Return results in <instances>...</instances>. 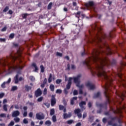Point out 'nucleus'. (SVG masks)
<instances>
[{
  "mask_svg": "<svg viewBox=\"0 0 126 126\" xmlns=\"http://www.w3.org/2000/svg\"><path fill=\"white\" fill-rule=\"evenodd\" d=\"M32 66L34 67V71H35V72H37V71H38L39 69L38 68V67L37 66V65L36 64V63H33L32 64Z\"/></svg>",
  "mask_w": 126,
  "mask_h": 126,
  "instance_id": "obj_21",
  "label": "nucleus"
},
{
  "mask_svg": "<svg viewBox=\"0 0 126 126\" xmlns=\"http://www.w3.org/2000/svg\"><path fill=\"white\" fill-rule=\"evenodd\" d=\"M118 76L121 79L122 81L121 84L123 87L125 89L124 92H120L119 93L116 92V95H117L118 98L120 99V101L122 102V101H124L125 97H126V80L123 79V73H119L118 74Z\"/></svg>",
  "mask_w": 126,
  "mask_h": 126,
  "instance_id": "obj_3",
  "label": "nucleus"
},
{
  "mask_svg": "<svg viewBox=\"0 0 126 126\" xmlns=\"http://www.w3.org/2000/svg\"><path fill=\"white\" fill-rule=\"evenodd\" d=\"M94 1H89L85 4V6L86 7H92V6H94Z\"/></svg>",
  "mask_w": 126,
  "mask_h": 126,
  "instance_id": "obj_9",
  "label": "nucleus"
},
{
  "mask_svg": "<svg viewBox=\"0 0 126 126\" xmlns=\"http://www.w3.org/2000/svg\"><path fill=\"white\" fill-rule=\"evenodd\" d=\"M74 112L75 115H77V117L79 119H81V118H82V114L81 113V110H80V109L78 108L75 109Z\"/></svg>",
  "mask_w": 126,
  "mask_h": 126,
  "instance_id": "obj_5",
  "label": "nucleus"
},
{
  "mask_svg": "<svg viewBox=\"0 0 126 126\" xmlns=\"http://www.w3.org/2000/svg\"><path fill=\"white\" fill-rule=\"evenodd\" d=\"M62 92H63V91L62 90H61V89H57L56 90V93L57 94H62Z\"/></svg>",
  "mask_w": 126,
  "mask_h": 126,
  "instance_id": "obj_32",
  "label": "nucleus"
},
{
  "mask_svg": "<svg viewBox=\"0 0 126 126\" xmlns=\"http://www.w3.org/2000/svg\"><path fill=\"white\" fill-rule=\"evenodd\" d=\"M23 117H27V111H24L23 113Z\"/></svg>",
  "mask_w": 126,
  "mask_h": 126,
  "instance_id": "obj_60",
  "label": "nucleus"
},
{
  "mask_svg": "<svg viewBox=\"0 0 126 126\" xmlns=\"http://www.w3.org/2000/svg\"><path fill=\"white\" fill-rule=\"evenodd\" d=\"M45 125H46V126L48 125L49 126H51V125H52V122L50 120H47L45 122Z\"/></svg>",
  "mask_w": 126,
  "mask_h": 126,
  "instance_id": "obj_27",
  "label": "nucleus"
},
{
  "mask_svg": "<svg viewBox=\"0 0 126 126\" xmlns=\"http://www.w3.org/2000/svg\"><path fill=\"white\" fill-rule=\"evenodd\" d=\"M80 77H81V75H78L76 77H74V82L77 85V84H80Z\"/></svg>",
  "mask_w": 126,
  "mask_h": 126,
  "instance_id": "obj_7",
  "label": "nucleus"
},
{
  "mask_svg": "<svg viewBox=\"0 0 126 126\" xmlns=\"http://www.w3.org/2000/svg\"><path fill=\"white\" fill-rule=\"evenodd\" d=\"M4 96V93H0V99H1V98H3Z\"/></svg>",
  "mask_w": 126,
  "mask_h": 126,
  "instance_id": "obj_51",
  "label": "nucleus"
},
{
  "mask_svg": "<svg viewBox=\"0 0 126 126\" xmlns=\"http://www.w3.org/2000/svg\"><path fill=\"white\" fill-rule=\"evenodd\" d=\"M57 104V99H56V94H53L51 96V105L54 107Z\"/></svg>",
  "mask_w": 126,
  "mask_h": 126,
  "instance_id": "obj_4",
  "label": "nucleus"
},
{
  "mask_svg": "<svg viewBox=\"0 0 126 126\" xmlns=\"http://www.w3.org/2000/svg\"><path fill=\"white\" fill-rule=\"evenodd\" d=\"M43 98L44 97L43 96H40L37 99V102H42V101H43Z\"/></svg>",
  "mask_w": 126,
  "mask_h": 126,
  "instance_id": "obj_43",
  "label": "nucleus"
},
{
  "mask_svg": "<svg viewBox=\"0 0 126 126\" xmlns=\"http://www.w3.org/2000/svg\"><path fill=\"white\" fill-rule=\"evenodd\" d=\"M3 109L5 112H7V105L4 104L3 106Z\"/></svg>",
  "mask_w": 126,
  "mask_h": 126,
  "instance_id": "obj_33",
  "label": "nucleus"
},
{
  "mask_svg": "<svg viewBox=\"0 0 126 126\" xmlns=\"http://www.w3.org/2000/svg\"><path fill=\"white\" fill-rule=\"evenodd\" d=\"M23 123H24V124H28V121L27 120V119H24V120H23Z\"/></svg>",
  "mask_w": 126,
  "mask_h": 126,
  "instance_id": "obj_56",
  "label": "nucleus"
},
{
  "mask_svg": "<svg viewBox=\"0 0 126 126\" xmlns=\"http://www.w3.org/2000/svg\"><path fill=\"white\" fill-rule=\"evenodd\" d=\"M101 96V93L99 92H97V93L95 94H94V96H93V98L94 99H96V98H99Z\"/></svg>",
  "mask_w": 126,
  "mask_h": 126,
  "instance_id": "obj_18",
  "label": "nucleus"
},
{
  "mask_svg": "<svg viewBox=\"0 0 126 126\" xmlns=\"http://www.w3.org/2000/svg\"><path fill=\"white\" fill-rule=\"evenodd\" d=\"M48 92H47V88H45L43 91V95H47Z\"/></svg>",
  "mask_w": 126,
  "mask_h": 126,
  "instance_id": "obj_50",
  "label": "nucleus"
},
{
  "mask_svg": "<svg viewBox=\"0 0 126 126\" xmlns=\"http://www.w3.org/2000/svg\"><path fill=\"white\" fill-rule=\"evenodd\" d=\"M61 82H62V80H61V79H57V80H56V83H57V84H60V83H61Z\"/></svg>",
  "mask_w": 126,
  "mask_h": 126,
  "instance_id": "obj_54",
  "label": "nucleus"
},
{
  "mask_svg": "<svg viewBox=\"0 0 126 126\" xmlns=\"http://www.w3.org/2000/svg\"><path fill=\"white\" fill-rule=\"evenodd\" d=\"M73 123H74V121L73 120H69L66 121L67 125H71V124H73Z\"/></svg>",
  "mask_w": 126,
  "mask_h": 126,
  "instance_id": "obj_24",
  "label": "nucleus"
},
{
  "mask_svg": "<svg viewBox=\"0 0 126 126\" xmlns=\"http://www.w3.org/2000/svg\"><path fill=\"white\" fill-rule=\"evenodd\" d=\"M0 118H6V114L2 113L0 114Z\"/></svg>",
  "mask_w": 126,
  "mask_h": 126,
  "instance_id": "obj_40",
  "label": "nucleus"
},
{
  "mask_svg": "<svg viewBox=\"0 0 126 126\" xmlns=\"http://www.w3.org/2000/svg\"><path fill=\"white\" fill-rule=\"evenodd\" d=\"M9 10V7L8 6H6L5 8L3 10V12H6L8 10Z\"/></svg>",
  "mask_w": 126,
  "mask_h": 126,
  "instance_id": "obj_30",
  "label": "nucleus"
},
{
  "mask_svg": "<svg viewBox=\"0 0 126 126\" xmlns=\"http://www.w3.org/2000/svg\"><path fill=\"white\" fill-rule=\"evenodd\" d=\"M9 38H11V39H13V38H14V33H11L9 35Z\"/></svg>",
  "mask_w": 126,
  "mask_h": 126,
  "instance_id": "obj_53",
  "label": "nucleus"
},
{
  "mask_svg": "<svg viewBox=\"0 0 126 126\" xmlns=\"http://www.w3.org/2000/svg\"><path fill=\"white\" fill-rule=\"evenodd\" d=\"M118 111L116 110L113 111L114 114H115V115H117V114H119V113H121L122 111H121V110L119 108L117 109Z\"/></svg>",
  "mask_w": 126,
  "mask_h": 126,
  "instance_id": "obj_31",
  "label": "nucleus"
},
{
  "mask_svg": "<svg viewBox=\"0 0 126 126\" xmlns=\"http://www.w3.org/2000/svg\"><path fill=\"white\" fill-rule=\"evenodd\" d=\"M93 121H94V117L93 116H90L89 118V122H90V123H93Z\"/></svg>",
  "mask_w": 126,
  "mask_h": 126,
  "instance_id": "obj_25",
  "label": "nucleus"
},
{
  "mask_svg": "<svg viewBox=\"0 0 126 126\" xmlns=\"http://www.w3.org/2000/svg\"><path fill=\"white\" fill-rule=\"evenodd\" d=\"M119 117L115 116L114 117H111L110 118L111 121H116V120H118Z\"/></svg>",
  "mask_w": 126,
  "mask_h": 126,
  "instance_id": "obj_45",
  "label": "nucleus"
},
{
  "mask_svg": "<svg viewBox=\"0 0 126 126\" xmlns=\"http://www.w3.org/2000/svg\"><path fill=\"white\" fill-rule=\"evenodd\" d=\"M71 116H72V115L71 114V113H68V114H67V113H63V119H64V120H66V119L71 118Z\"/></svg>",
  "mask_w": 126,
  "mask_h": 126,
  "instance_id": "obj_12",
  "label": "nucleus"
},
{
  "mask_svg": "<svg viewBox=\"0 0 126 126\" xmlns=\"http://www.w3.org/2000/svg\"><path fill=\"white\" fill-rule=\"evenodd\" d=\"M76 100H77V97L76 96L73 97L70 100V104L71 105H74V101Z\"/></svg>",
  "mask_w": 126,
  "mask_h": 126,
  "instance_id": "obj_17",
  "label": "nucleus"
},
{
  "mask_svg": "<svg viewBox=\"0 0 126 126\" xmlns=\"http://www.w3.org/2000/svg\"><path fill=\"white\" fill-rule=\"evenodd\" d=\"M34 95L35 97H39L41 96L42 95V91H41V89H37L34 92Z\"/></svg>",
  "mask_w": 126,
  "mask_h": 126,
  "instance_id": "obj_8",
  "label": "nucleus"
},
{
  "mask_svg": "<svg viewBox=\"0 0 126 126\" xmlns=\"http://www.w3.org/2000/svg\"><path fill=\"white\" fill-rule=\"evenodd\" d=\"M22 52L20 49L17 51L16 54L12 55L10 54L9 56H7L6 58H3L0 59V64L3 66H8V70L11 72L17 71V74L14 78L15 84H17L19 82V74H21V69L22 67L20 66L18 63L16 62V64L14 63L16 61H18L19 63H22L21 59H22Z\"/></svg>",
  "mask_w": 126,
  "mask_h": 126,
  "instance_id": "obj_2",
  "label": "nucleus"
},
{
  "mask_svg": "<svg viewBox=\"0 0 126 126\" xmlns=\"http://www.w3.org/2000/svg\"><path fill=\"white\" fill-rule=\"evenodd\" d=\"M40 68L41 69V72H44L45 71V67H44V65H41Z\"/></svg>",
  "mask_w": 126,
  "mask_h": 126,
  "instance_id": "obj_29",
  "label": "nucleus"
},
{
  "mask_svg": "<svg viewBox=\"0 0 126 126\" xmlns=\"http://www.w3.org/2000/svg\"><path fill=\"white\" fill-rule=\"evenodd\" d=\"M27 16H28V14L27 13L23 14L22 15L23 18H24V19L27 18Z\"/></svg>",
  "mask_w": 126,
  "mask_h": 126,
  "instance_id": "obj_41",
  "label": "nucleus"
},
{
  "mask_svg": "<svg viewBox=\"0 0 126 126\" xmlns=\"http://www.w3.org/2000/svg\"><path fill=\"white\" fill-rule=\"evenodd\" d=\"M80 84H77L76 86H77V87H79V88H80V89H82L83 88V87H84V86L83 85H80Z\"/></svg>",
  "mask_w": 126,
  "mask_h": 126,
  "instance_id": "obj_36",
  "label": "nucleus"
},
{
  "mask_svg": "<svg viewBox=\"0 0 126 126\" xmlns=\"http://www.w3.org/2000/svg\"><path fill=\"white\" fill-rule=\"evenodd\" d=\"M79 94H83V91L82 89H79Z\"/></svg>",
  "mask_w": 126,
  "mask_h": 126,
  "instance_id": "obj_63",
  "label": "nucleus"
},
{
  "mask_svg": "<svg viewBox=\"0 0 126 126\" xmlns=\"http://www.w3.org/2000/svg\"><path fill=\"white\" fill-rule=\"evenodd\" d=\"M88 33L89 34L85 35V41L88 44H93L96 46L97 48L93 49L90 54L91 57L83 62V64L86 65L93 76L96 75L105 81V85L103 88L105 90L104 94L106 102L104 103H96V107L99 108L97 112H103V110H107V105L111 103L110 91H112V88H115L113 85L114 80L107 74L106 67L109 68L110 65L116 64L115 59L111 61L107 56H103L113 55V51L106 42V39L110 40L116 35L113 31L108 34L104 33L102 29L98 27L96 23L91 26Z\"/></svg>",
  "mask_w": 126,
  "mask_h": 126,
  "instance_id": "obj_1",
  "label": "nucleus"
},
{
  "mask_svg": "<svg viewBox=\"0 0 126 126\" xmlns=\"http://www.w3.org/2000/svg\"><path fill=\"white\" fill-rule=\"evenodd\" d=\"M6 29H7V28L5 26L1 30V32H4V31H6Z\"/></svg>",
  "mask_w": 126,
  "mask_h": 126,
  "instance_id": "obj_49",
  "label": "nucleus"
},
{
  "mask_svg": "<svg viewBox=\"0 0 126 126\" xmlns=\"http://www.w3.org/2000/svg\"><path fill=\"white\" fill-rule=\"evenodd\" d=\"M72 80V78L71 77H69L68 80V83L66 86V89H67V90H69V89H70V87H71Z\"/></svg>",
  "mask_w": 126,
  "mask_h": 126,
  "instance_id": "obj_10",
  "label": "nucleus"
},
{
  "mask_svg": "<svg viewBox=\"0 0 126 126\" xmlns=\"http://www.w3.org/2000/svg\"><path fill=\"white\" fill-rule=\"evenodd\" d=\"M79 105L81 109H84V106H83L86 105V102L82 101L79 103Z\"/></svg>",
  "mask_w": 126,
  "mask_h": 126,
  "instance_id": "obj_16",
  "label": "nucleus"
},
{
  "mask_svg": "<svg viewBox=\"0 0 126 126\" xmlns=\"http://www.w3.org/2000/svg\"><path fill=\"white\" fill-rule=\"evenodd\" d=\"M86 86L90 89V90H94L95 89V85H94L92 83L88 82L86 84Z\"/></svg>",
  "mask_w": 126,
  "mask_h": 126,
  "instance_id": "obj_6",
  "label": "nucleus"
},
{
  "mask_svg": "<svg viewBox=\"0 0 126 126\" xmlns=\"http://www.w3.org/2000/svg\"><path fill=\"white\" fill-rule=\"evenodd\" d=\"M15 90H17V86H13L11 88V91H15Z\"/></svg>",
  "mask_w": 126,
  "mask_h": 126,
  "instance_id": "obj_46",
  "label": "nucleus"
},
{
  "mask_svg": "<svg viewBox=\"0 0 126 126\" xmlns=\"http://www.w3.org/2000/svg\"><path fill=\"white\" fill-rule=\"evenodd\" d=\"M102 122L104 124H106V123H107V119L105 118H103Z\"/></svg>",
  "mask_w": 126,
  "mask_h": 126,
  "instance_id": "obj_58",
  "label": "nucleus"
},
{
  "mask_svg": "<svg viewBox=\"0 0 126 126\" xmlns=\"http://www.w3.org/2000/svg\"><path fill=\"white\" fill-rule=\"evenodd\" d=\"M14 126V121H11L10 123L8 125V126Z\"/></svg>",
  "mask_w": 126,
  "mask_h": 126,
  "instance_id": "obj_48",
  "label": "nucleus"
},
{
  "mask_svg": "<svg viewBox=\"0 0 126 126\" xmlns=\"http://www.w3.org/2000/svg\"><path fill=\"white\" fill-rule=\"evenodd\" d=\"M88 107H89V108H91L92 107V103H91V102H89V103H88Z\"/></svg>",
  "mask_w": 126,
  "mask_h": 126,
  "instance_id": "obj_61",
  "label": "nucleus"
},
{
  "mask_svg": "<svg viewBox=\"0 0 126 126\" xmlns=\"http://www.w3.org/2000/svg\"><path fill=\"white\" fill-rule=\"evenodd\" d=\"M13 12L11 10H9L7 13L8 14H12Z\"/></svg>",
  "mask_w": 126,
  "mask_h": 126,
  "instance_id": "obj_62",
  "label": "nucleus"
},
{
  "mask_svg": "<svg viewBox=\"0 0 126 126\" xmlns=\"http://www.w3.org/2000/svg\"><path fill=\"white\" fill-rule=\"evenodd\" d=\"M63 93L65 95H67V94H68V91H67V89L65 88L63 90Z\"/></svg>",
  "mask_w": 126,
  "mask_h": 126,
  "instance_id": "obj_38",
  "label": "nucleus"
},
{
  "mask_svg": "<svg viewBox=\"0 0 126 126\" xmlns=\"http://www.w3.org/2000/svg\"><path fill=\"white\" fill-rule=\"evenodd\" d=\"M14 120L15 121V123H19V122H20V119H19V118H14Z\"/></svg>",
  "mask_w": 126,
  "mask_h": 126,
  "instance_id": "obj_44",
  "label": "nucleus"
},
{
  "mask_svg": "<svg viewBox=\"0 0 126 126\" xmlns=\"http://www.w3.org/2000/svg\"><path fill=\"white\" fill-rule=\"evenodd\" d=\"M80 14H81V11H78L75 14V17H77V18H78V21H79V18H80Z\"/></svg>",
  "mask_w": 126,
  "mask_h": 126,
  "instance_id": "obj_20",
  "label": "nucleus"
},
{
  "mask_svg": "<svg viewBox=\"0 0 126 126\" xmlns=\"http://www.w3.org/2000/svg\"><path fill=\"white\" fill-rule=\"evenodd\" d=\"M20 115V112L18 111V110H16L14 111L12 114V116L14 117H17Z\"/></svg>",
  "mask_w": 126,
  "mask_h": 126,
  "instance_id": "obj_14",
  "label": "nucleus"
},
{
  "mask_svg": "<svg viewBox=\"0 0 126 126\" xmlns=\"http://www.w3.org/2000/svg\"><path fill=\"white\" fill-rule=\"evenodd\" d=\"M121 65L122 67H120V71H122V70H123V66H126V62L122 61L121 63Z\"/></svg>",
  "mask_w": 126,
  "mask_h": 126,
  "instance_id": "obj_19",
  "label": "nucleus"
},
{
  "mask_svg": "<svg viewBox=\"0 0 126 126\" xmlns=\"http://www.w3.org/2000/svg\"><path fill=\"white\" fill-rule=\"evenodd\" d=\"M50 116H53L55 115V109L52 108L50 110Z\"/></svg>",
  "mask_w": 126,
  "mask_h": 126,
  "instance_id": "obj_26",
  "label": "nucleus"
},
{
  "mask_svg": "<svg viewBox=\"0 0 126 126\" xmlns=\"http://www.w3.org/2000/svg\"><path fill=\"white\" fill-rule=\"evenodd\" d=\"M87 117V113L86 112H84L83 114V119H85Z\"/></svg>",
  "mask_w": 126,
  "mask_h": 126,
  "instance_id": "obj_52",
  "label": "nucleus"
},
{
  "mask_svg": "<svg viewBox=\"0 0 126 126\" xmlns=\"http://www.w3.org/2000/svg\"><path fill=\"white\" fill-rule=\"evenodd\" d=\"M42 83H43V84H47V79H46V78H45L44 79L43 82Z\"/></svg>",
  "mask_w": 126,
  "mask_h": 126,
  "instance_id": "obj_64",
  "label": "nucleus"
},
{
  "mask_svg": "<svg viewBox=\"0 0 126 126\" xmlns=\"http://www.w3.org/2000/svg\"><path fill=\"white\" fill-rule=\"evenodd\" d=\"M73 94L74 96H75L76 95H78V91L77 90H75L73 91Z\"/></svg>",
  "mask_w": 126,
  "mask_h": 126,
  "instance_id": "obj_37",
  "label": "nucleus"
},
{
  "mask_svg": "<svg viewBox=\"0 0 126 126\" xmlns=\"http://www.w3.org/2000/svg\"><path fill=\"white\" fill-rule=\"evenodd\" d=\"M31 89H32V87L29 86L28 85H26L25 86V90L27 92H29Z\"/></svg>",
  "mask_w": 126,
  "mask_h": 126,
  "instance_id": "obj_15",
  "label": "nucleus"
},
{
  "mask_svg": "<svg viewBox=\"0 0 126 126\" xmlns=\"http://www.w3.org/2000/svg\"><path fill=\"white\" fill-rule=\"evenodd\" d=\"M56 56H57V57H63V53L57 52Z\"/></svg>",
  "mask_w": 126,
  "mask_h": 126,
  "instance_id": "obj_47",
  "label": "nucleus"
},
{
  "mask_svg": "<svg viewBox=\"0 0 126 126\" xmlns=\"http://www.w3.org/2000/svg\"><path fill=\"white\" fill-rule=\"evenodd\" d=\"M78 34H79V32H78L76 35H74V37L72 39V41H74V40H76V39L78 38Z\"/></svg>",
  "mask_w": 126,
  "mask_h": 126,
  "instance_id": "obj_35",
  "label": "nucleus"
},
{
  "mask_svg": "<svg viewBox=\"0 0 126 126\" xmlns=\"http://www.w3.org/2000/svg\"><path fill=\"white\" fill-rule=\"evenodd\" d=\"M11 82V78H9L7 81L6 82H4L1 85V88L4 89L6 87L5 86V84H9Z\"/></svg>",
  "mask_w": 126,
  "mask_h": 126,
  "instance_id": "obj_11",
  "label": "nucleus"
},
{
  "mask_svg": "<svg viewBox=\"0 0 126 126\" xmlns=\"http://www.w3.org/2000/svg\"><path fill=\"white\" fill-rule=\"evenodd\" d=\"M83 49H84V52L81 53V56L82 57H83V56H85V55H88V53H85V49H84V47L83 48Z\"/></svg>",
  "mask_w": 126,
  "mask_h": 126,
  "instance_id": "obj_39",
  "label": "nucleus"
},
{
  "mask_svg": "<svg viewBox=\"0 0 126 126\" xmlns=\"http://www.w3.org/2000/svg\"><path fill=\"white\" fill-rule=\"evenodd\" d=\"M72 5H73V6L77 7V3L75 1H73L72 2Z\"/></svg>",
  "mask_w": 126,
  "mask_h": 126,
  "instance_id": "obj_55",
  "label": "nucleus"
},
{
  "mask_svg": "<svg viewBox=\"0 0 126 126\" xmlns=\"http://www.w3.org/2000/svg\"><path fill=\"white\" fill-rule=\"evenodd\" d=\"M36 118L37 120H44L45 116L40 115L39 113L36 114Z\"/></svg>",
  "mask_w": 126,
  "mask_h": 126,
  "instance_id": "obj_13",
  "label": "nucleus"
},
{
  "mask_svg": "<svg viewBox=\"0 0 126 126\" xmlns=\"http://www.w3.org/2000/svg\"><path fill=\"white\" fill-rule=\"evenodd\" d=\"M52 119L53 123H56V122H57V116H56V115H54L52 117Z\"/></svg>",
  "mask_w": 126,
  "mask_h": 126,
  "instance_id": "obj_28",
  "label": "nucleus"
},
{
  "mask_svg": "<svg viewBox=\"0 0 126 126\" xmlns=\"http://www.w3.org/2000/svg\"><path fill=\"white\" fill-rule=\"evenodd\" d=\"M44 106H46L47 108H50V103L48 102H45L42 104V107L44 108Z\"/></svg>",
  "mask_w": 126,
  "mask_h": 126,
  "instance_id": "obj_23",
  "label": "nucleus"
},
{
  "mask_svg": "<svg viewBox=\"0 0 126 126\" xmlns=\"http://www.w3.org/2000/svg\"><path fill=\"white\" fill-rule=\"evenodd\" d=\"M50 89L52 92H54V91H55V86L53 84H51L50 86Z\"/></svg>",
  "mask_w": 126,
  "mask_h": 126,
  "instance_id": "obj_22",
  "label": "nucleus"
},
{
  "mask_svg": "<svg viewBox=\"0 0 126 126\" xmlns=\"http://www.w3.org/2000/svg\"><path fill=\"white\" fill-rule=\"evenodd\" d=\"M28 109V107L27 106H24L23 109L24 110L25 112H27V109Z\"/></svg>",
  "mask_w": 126,
  "mask_h": 126,
  "instance_id": "obj_59",
  "label": "nucleus"
},
{
  "mask_svg": "<svg viewBox=\"0 0 126 126\" xmlns=\"http://www.w3.org/2000/svg\"><path fill=\"white\" fill-rule=\"evenodd\" d=\"M64 107L63 106V105H59V109L60 110V111H63V110L64 109Z\"/></svg>",
  "mask_w": 126,
  "mask_h": 126,
  "instance_id": "obj_34",
  "label": "nucleus"
},
{
  "mask_svg": "<svg viewBox=\"0 0 126 126\" xmlns=\"http://www.w3.org/2000/svg\"><path fill=\"white\" fill-rule=\"evenodd\" d=\"M63 103L64 105V106H66L67 105V103H66V101H65V99L63 100Z\"/></svg>",
  "mask_w": 126,
  "mask_h": 126,
  "instance_id": "obj_57",
  "label": "nucleus"
},
{
  "mask_svg": "<svg viewBox=\"0 0 126 126\" xmlns=\"http://www.w3.org/2000/svg\"><path fill=\"white\" fill-rule=\"evenodd\" d=\"M52 5H53V3L50 2L48 5V9H51L52 8Z\"/></svg>",
  "mask_w": 126,
  "mask_h": 126,
  "instance_id": "obj_42",
  "label": "nucleus"
}]
</instances>
